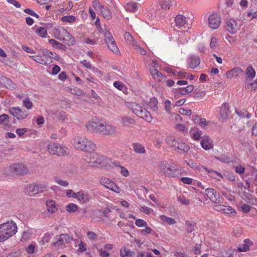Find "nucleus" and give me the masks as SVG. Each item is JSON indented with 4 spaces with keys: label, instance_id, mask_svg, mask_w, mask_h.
Masks as SVG:
<instances>
[{
    "label": "nucleus",
    "instance_id": "338daca9",
    "mask_svg": "<svg viewBox=\"0 0 257 257\" xmlns=\"http://www.w3.org/2000/svg\"><path fill=\"white\" fill-rule=\"evenodd\" d=\"M208 172L210 173V176L216 180L220 181L221 178H222L221 174L216 171H212Z\"/></svg>",
    "mask_w": 257,
    "mask_h": 257
},
{
    "label": "nucleus",
    "instance_id": "de8ad7c7",
    "mask_svg": "<svg viewBox=\"0 0 257 257\" xmlns=\"http://www.w3.org/2000/svg\"><path fill=\"white\" fill-rule=\"evenodd\" d=\"M235 112L236 114L240 118L246 117L247 118H249L251 117V114L248 113L246 110H243L241 111L235 109Z\"/></svg>",
    "mask_w": 257,
    "mask_h": 257
},
{
    "label": "nucleus",
    "instance_id": "c9c22d12",
    "mask_svg": "<svg viewBox=\"0 0 257 257\" xmlns=\"http://www.w3.org/2000/svg\"><path fill=\"white\" fill-rule=\"evenodd\" d=\"M133 255L134 252L125 247H122L120 249V255L121 257H132Z\"/></svg>",
    "mask_w": 257,
    "mask_h": 257
},
{
    "label": "nucleus",
    "instance_id": "7c9ffc66",
    "mask_svg": "<svg viewBox=\"0 0 257 257\" xmlns=\"http://www.w3.org/2000/svg\"><path fill=\"white\" fill-rule=\"evenodd\" d=\"M252 244V242L248 239L244 240L243 244L238 247V250L240 252H245L249 249V247Z\"/></svg>",
    "mask_w": 257,
    "mask_h": 257
},
{
    "label": "nucleus",
    "instance_id": "f8f14e48",
    "mask_svg": "<svg viewBox=\"0 0 257 257\" xmlns=\"http://www.w3.org/2000/svg\"><path fill=\"white\" fill-rule=\"evenodd\" d=\"M240 26L241 24L238 20L229 19L226 22V30L232 34L236 33L240 29Z\"/></svg>",
    "mask_w": 257,
    "mask_h": 257
},
{
    "label": "nucleus",
    "instance_id": "e433bc0d",
    "mask_svg": "<svg viewBox=\"0 0 257 257\" xmlns=\"http://www.w3.org/2000/svg\"><path fill=\"white\" fill-rule=\"evenodd\" d=\"M161 8L164 9H169L173 3V0H158Z\"/></svg>",
    "mask_w": 257,
    "mask_h": 257
},
{
    "label": "nucleus",
    "instance_id": "680f3d73",
    "mask_svg": "<svg viewBox=\"0 0 257 257\" xmlns=\"http://www.w3.org/2000/svg\"><path fill=\"white\" fill-rule=\"evenodd\" d=\"M136 225L138 227H144L147 225V222L142 219H137L135 221Z\"/></svg>",
    "mask_w": 257,
    "mask_h": 257
},
{
    "label": "nucleus",
    "instance_id": "dca6fc26",
    "mask_svg": "<svg viewBox=\"0 0 257 257\" xmlns=\"http://www.w3.org/2000/svg\"><path fill=\"white\" fill-rule=\"evenodd\" d=\"M93 5L95 10L100 11L103 17L109 20L111 18V13L110 10L107 7H104L97 2H93Z\"/></svg>",
    "mask_w": 257,
    "mask_h": 257
},
{
    "label": "nucleus",
    "instance_id": "37998d69",
    "mask_svg": "<svg viewBox=\"0 0 257 257\" xmlns=\"http://www.w3.org/2000/svg\"><path fill=\"white\" fill-rule=\"evenodd\" d=\"M121 123L123 126H130L134 123V120L129 117L124 116L121 118Z\"/></svg>",
    "mask_w": 257,
    "mask_h": 257
},
{
    "label": "nucleus",
    "instance_id": "8fccbe9b",
    "mask_svg": "<svg viewBox=\"0 0 257 257\" xmlns=\"http://www.w3.org/2000/svg\"><path fill=\"white\" fill-rule=\"evenodd\" d=\"M210 48L212 50H215L219 46L218 39L216 37H213L211 38L210 42Z\"/></svg>",
    "mask_w": 257,
    "mask_h": 257
},
{
    "label": "nucleus",
    "instance_id": "bb28decb",
    "mask_svg": "<svg viewBox=\"0 0 257 257\" xmlns=\"http://www.w3.org/2000/svg\"><path fill=\"white\" fill-rule=\"evenodd\" d=\"M192 120L194 123L199 125L203 127L207 126L209 124V121H206L204 118H201L198 115L193 116Z\"/></svg>",
    "mask_w": 257,
    "mask_h": 257
},
{
    "label": "nucleus",
    "instance_id": "a211bd4d",
    "mask_svg": "<svg viewBox=\"0 0 257 257\" xmlns=\"http://www.w3.org/2000/svg\"><path fill=\"white\" fill-rule=\"evenodd\" d=\"M200 145L205 151H208L213 149L214 146L212 139L207 136H204L201 138Z\"/></svg>",
    "mask_w": 257,
    "mask_h": 257
},
{
    "label": "nucleus",
    "instance_id": "f03ea898",
    "mask_svg": "<svg viewBox=\"0 0 257 257\" xmlns=\"http://www.w3.org/2000/svg\"><path fill=\"white\" fill-rule=\"evenodd\" d=\"M17 231V224L12 220L0 224V242H3L13 236Z\"/></svg>",
    "mask_w": 257,
    "mask_h": 257
},
{
    "label": "nucleus",
    "instance_id": "5701e85b",
    "mask_svg": "<svg viewBox=\"0 0 257 257\" xmlns=\"http://www.w3.org/2000/svg\"><path fill=\"white\" fill-rule=\"evenodd\" d=\"M175 21L176 26L179 28L186 27L185 25L187 26L188 28L187 22L188 20L186 18L182 15H177L175 19Z\"/></svg>",
    "mask_w": 257,
    "mask_h": 257
},
{
    "label": "nucleus",
    "instance_id": "473e14b6",
    "mask_svg": "<svg viewBox=\"0 0 257 257\" xmlns=\"http://www.w3.org/2000/svg\"><path fill=\"white\" fill-rule=\"evenodd\" d=\"M168 73H171L174 76H178L179 78H186L187 77V73L184 71H177L173 70L172 69L168 68L166 69Z\"/></svg>",
    "mask_w": 257,
    "mask_h": 257
},
{
    "label": "nucleus",
    "instance_id": "58836bf2",
    "mask_svg": "<svg viewBox=\"0 0 257 257\" xmlns=\"http://www.w3.org/2000/svg\"><path fill=\"white\" fill-rule=\"evenodd\" d=\"M158 100L155 97H152L150 99V102L148 103V107L150 109L153 111H157L158 110Z\"/></svg>",
    "mask_w": 257,
    "mask_h": 257
},
{
    "label": "nucleus",
    "instance_id": "ddd939ff",
    "mask_svg": "<svg viewBox=\"0 0 257 257\" xmlns=\"http://www.w3.org/2000/svg\"><path fill=\"white\" fill-rule=\"evenodd\" d=\"M159 169L160 172L166 176L171 177L175 176V170L170 168L169 163L167 161L162 162L159 166Z\"/></svg>",
    "mask_w": 257,
    "mask_h": 257
},
{
    "label": "nucleus",
    "instance_id": "20e7f679",
    "mask_svg": "<svg viewBox=\"0 0 257 257\" xmlns=\"http://www.w3.org/2000/svg\"><path fill=\"white\" fill-rule=\"evenodd\" d=\"M130 107L133 112L139 117L146 120L148 122L152 121V117L151 114L140 104L136 102H133L131 103Z\"/></svg>",
    "mask_w": 257,
    "mask_h": 257
},
{
    "label": "nucleus",
    "instance_id": "6ab92c4d",
    "mask_svg": "<svg viewBox=\"0 0 257 257\" xmlns=\"http://www.w3.org/2000/svg\"><path fill=\"white\" fill-rule=\"evenodd\" d=\"M71 240L72 238L68 234H62L57 237V241L54 242V244L57 247H61L69 242Z\"/></svg>",
    "mask_w": 257,
    "mask_h": 257
},
{
    "label": "nucleus",
    "instance_id": "c03bdc74",
    "mask_svg": "<svg viewBox=\"0 0 257 257\" xmlns=\"http://www.w3.org/2000/svg\"><path fill=\"white\" fill-rule=\"evenodd\" d=\"M66 210L69 213H74L78 210V206L74 203H69L66 205Z\"/></svg>",
    "mask_w": 257,
    "mask_h": 257
},
{
    "label": "nucleus",
    "instance_id": "603ef678",
    "mask_svg": "<svg viewBox=\"0 0 257 257\" xmlns=\"http://www.w3.org/2000/svg\"><path fill=\"white\" fill-rule=\"evenodd\" d=\"M202 132L200 130H196L192 132L191 135V138L194 141H199L202 135Z\"/></svg>",
    "mask_w": 257,
    "mask_h": 257
},
{
    "label": "nucleus",
    "instance_id": "f704fd0d",
    "mask_svg": "<svg viewBox=\"0 0 257 257\" xmlns=\"http://www.w3.org/2000/svg\"><path fill=\"white\" fill-rule=\"evenodd\" d=\"M159 218L163 223H166L168 225H174L176 223L174 219L164 215H160Z\"/></svg>",
    "mask_w": 257,
    "mask_h": 257
},
{
    "label": "nucleus",
    "instance_id": "f3484780",
    "mask_svg": "<svg viewBox=\"0 0 257 257\" xmlns=\"http://www.w3.org/2000/svg\"><path fill=\"white\" fill-rule=\"evenodd\" d=\"M11 171L16 175L26 174L28 172L27 168L22 164H14L10 167Z\"/></svg>",
    "mask_w": 257,
    "mask_h": 257
},
{
    "label": "nucleus",
    "instance_id": "a19ab883",
    "mask_svg": "<svg viewBox=\"0 0 257 257\" xmlns=\"http://www.w3.org/2000/svg\"><path fill=\"white\" fill-rule=\"evenodd\" d=\"M124 39L127 43L132 45L133 47H135V45L138 44L137 41L129 33L126 32L124 34Z\"/></svg>",
    "mask_w": 257,
    "mask_h": 257
},
{
    "label": "nucleus",
    "instance_id": "6e6d98bb",
    "mask_svg": "<svg viewBox=\"0 0 257 257\" xmlns=\"http://www.w3.org/2000/svg\"><path fill=\"white\" fill-rule=\"evenodd\" d=\"M61 20L63 22L73 23L75 21L76 18L73 16H65L61 18Z\"/></svg>",
    "mask_w": 257,
    "mask_h": 257
},
{
    "label": "nucleus",
    "instance_id": "e2e57ef3",
    "mask_svg": "<svg viewBox=\"0 0 257 257\" xmlns=\"http://www.w3.org/2000/svg\"><path fill=\"white\" fill-rule=\"evenodd\" d=\"M194 89V86L189 85L186 87L181 89V93L185 94L192 92Z\"/></svg>",
    "mask_w": 257,
    "mask_h": 257
},
{
    "label": "nucleus",
    "instance_id": "a18cd8bd",
    "mask_svg": "<svg viewBox=\"0 0 257 257\" xmlns=\"http://www.w3.org/2000/svg\"><path fill=\"white\" fill-rule=\"evenodd\" d=\"M113 86L119 90L123 92L126 91V88L125 85L120 81H115L113 83Z\"/></svg>",
    "mask_w": 257,
    "mask_h": 257
},
{
    "label": "nucleus",
    "instance_id": "cd10ccee",
    "mask_svg": "<svg viewBox=\"0 0 257 257\" xmlns=\"http://www.w3.org/2000/svg\"><path fill=\"white\" fill-rule=\"evenodd\" d=\"M34 235V230L31 228L27 229L24 231L21 240L22 241H27L30 240Z\"/></svg>",
    "mask_w": 257,
    "mask_h": 257
},
{
    "label": "nucleus",
    "instance_id": "423d86ee",
    "mask_svg": "<svg viewBox=\"0 0 257 257\" xmlns=\"http://www.w3.org/2000/svg\"><path fill=\"white\" fill-rule=\"evenodd\" d=\"M41 52L42 56L39 55L32 56L30 57L36 62L44 65L48 64L49 58H53L56 60L58 58V56L56 53H53L47 49H42Z\"/></svg>",
    "mask_w": 257,
    "mask_h": 257
},
{
    "label": "nucleus",
    "instance_id": "052dcab7",
    "mask_svg": "<svg viewBox=\"0 0 257 257\" xmlns=\"http://www.w3.org/2000/svg\"><path fill=\"white\" fill-rule=\"evenodd\" d=\"M118 167L120 169L119 172L122 176L126 177L130 176V172L127 168L121 165H119Z\"/></svg>",
    "mask_w": 257,
    "mask_h": 257
},
{
    "label": "nucleus",
    "instance_id": "864d4df0",
    "mask_svg": "<svg viewBox=\"0 0 257 257\" xmlns=\"http://www.w3.org/2000/svg\"><path fill=\"white\" fill-rule=\"evenodd\" d=\"M240 209L244 213H248L251 209V206L249 204L241 202Z\"/></svg>",
    "mask_w": 257,
    "mask_h": 257
},
{
    "label": "nucleus",
    "instance_id": "4d7b16f0",
    "mask_svg": "<svg viewBox=\"0 0 257 257\" xmlns=\"http://www.w3.org/2000/svg\"><path fill=\"white\" fill-rule=\"evenodd\" d=\"M36 249V243L29 244L26 248V251L27 253L32 254L35 252Z\"/></svg>",
    "mask_w": 257,
    "mask_h": 257
},
{
    "label": "nucleus",
    "instance_id": "3c124183",
    "mask_svg": "<svg viewBox=\"0 0 257 257\" xmlns=\"http://www.w3.org/2000/svg\"><path fill=\"white\" fill-rule=\"evenodd\" d=\"M37 186V190L39 193H42L47 191L48 189V185L46 183H42L36 184Z\"/></svg>",
    "mask_w": 257,
    "mask_h": 257
},
{
    "label": "nucleus",
    "instance_id": "2f4dec72",
    "mask_svg": "<svg viewBox=\"0 0 257 257\" xmlns=\"http://www.w3.org/2000/svg\"><path fill=\"white\" fill-rule=\"evenodd\" d=\"M46 206L47 210L49 213H54L58 209L56 202L52 200H48L47 201Z\"/></svg>",
    "mask_w": 257,
    "mask_h": 257
},
{
    "label": "nucleus",
    "instance_id": "393cba45",
    "mask_svg": "<svg viewBox=\"0 0 257 257\" xmlns=\"http://www.w3.org/2000/svg\"><path fill=\"white\" fill-rule=\"evenodd\" d=\"M140 7V5L139 3L134 2H128L124 6V8L126 11L133 13H135Z\"/></svg>",
    "mask_w": 257,
    "mask_h": 257
},
{
    "label": "nucleus",
    "instance_id": "c85d7f7f",
    "mask_svg": "<svg viewBox=\"0 0 257 257\" xmlns=\"http://www.w3.org/2000/svg\"><path fill=\"white\" fill-rule=\"evenodd\" d=\"M26 193L30 196H33L38 193L35 184H29L25 188Z\"/></svg>",
    "mask_w": 257,
    "mask_h": 257
},
{
    "label": "nucleus",
    "instance_id": "7ed1b4c3",
    "mask_svg": "<svg viewBox=\"0 0 257 257\" xmlns=\"http://www.w3.org/2000/svg\"><path fill=\"white\" fill-rule=\"evenodd\" d=\"M84 160L90 167H103L111 162L109 159L96 153L90 154Z\"/></svg>",
    "mask_w": 257,
    "mask_h": 257
},
{
    "label": "nucleus",
    "instance_id": "69168bd1",
    "mask_svg": "<svg viewBox=\"0 0 257 257\" xmlns=\"http://www.w3.org/2000/svg\"><path fill=\"white\" fill-rule=\"evenodd\" d=\"M9 121V116L6 114H3L0 115V124L7 123Z\"/></svg>",
    "mask_w": 257,
    "mask_h": 257
},
{
    "label": "nucleus",
    "instance_id": "bf43d9fd",
    "mask_svg": "<svg viewBox=\"0 0 257 257\" xmlns=\"http://www.w3.org/2000/svg\"><path fill=\"white\" fill-rule=\"evenodd\" d=\"M24 106H25L28 109H31L32 108L33 104L29 98H25L23 101Z\"/></svg>",
    "mask_w": 257,
    "mask_h": 257
},
{
    "label": "nucleus",
    "instance_id": "2eb2a0df",
    "mask_svg": "<svg viewBox=\"0 0 257 257\" xmlns=\"http://www.w3.org/2000/svg\"><path fill=\"white\" fill-rule=\"evenodd\" d=\"M100 123V120L97 118H93L85 124V127L88 131L98 134Z\"/></svg>",
    "mask_w": 257,
    "mask_h": 257
},
{
    "label": "nucleus",
    "instance_id": "ea45409f",
    "mask_svg": "<svg viewBox=\"0 0 257 257\" xmlns=\"http://www.w3.org/2000/svg\"><path fill=\"white\" fill-rule=\"evenodd\" d=\"M36 34L41 37L47 38V31L46 28L42 27H38L36 30Z\"/></svg>",
    "mask_w": 257,
    "mask_h": 257
},
{
    "label": "nucleus",
    "instance_id": "09e8293b",
    "mask_svg": "<svg viewBox=\"0 0 257 257\" xmlns=\"http://www.w3.org/2000/svg\"><path fill=\"white\" fill-rule=\"evenodd\" d=\"M246 74L248 78H253L255 76V71L252 66L247 67L246 70Z\"/></svg>",
    "mask_w": 257,
    "mask_h": 257
},
{
    "label": "nucleus",
    "instance_id": "6e6552de",
    "mask_svg": "<svg viewBox=\"0 0 257 257\" xmlns=\"http://www.w3.org/2000/svg\"><path fill=\"white\" fill-rule=\"evenodd\" d=\"M99 126L98 134L101 135L114 136L118 134L116 127L110 123L101 121Z\"/></svg>",
    "mask_w": 257,
    "mask_h": 257
},
{
    "label": "nucleus",
    "instance_id": "72a5a7b5",
    "mask_svg": "<svg viewBox=\"0 0 257 257\" xmlns=\"http://www.w3.org/2000/svg\"><path fill=\"white\" fill-rule=\"evenodd\" d=\"M185 162L188 165L189 167L194 170L201 171L202 168L207 170V169L204 168L203 166L198 165L195 162L191 160H185Z\"/></svg>",
    "mask_w": 257,
    "mask_h": 257
},
{
    "label": "nucleus",
    "instance_id": "0eeeda50",
    "mask_svg": "<svg viewBox=\"0 0 257 257\" xmlns=\"http://www.w3.org/2000/svg\"><path fill=\"white\" fill-rule=\"evenodd\" d=\"M48 152L53 155L64 156L69 153V149L65 146L55 143H52L47 146Z\"/></svg>",
    "mask_w": 257,
    "mask_h": 257
},
{
    "label": "nucleus",
    "instance_id": "a878e982",
    "mask_svg": "<svg viewBox=\"0 0 257 257\" xmlns=\"http://www.w3.org/2000/svg\"><path fill=\"white\" fill-rule=\"evenodd\" d=\"M230 112L229 104L227 103L222 104L220 107V116L223 119H226L228 117Z\"/></svg>",
    "mask_w": 257,
    "mask_h": 257
},
{
    "label": "nucleus",
    "instance_id": "79ce46f5",
    "mask_svg": "<svg viewBox=\"0 0 257 257\" xmlns=\"http://www.w3.org/2000/svg\"><path fill=\"white\" fill-rule=\"evenodd\" d=\"M134 151L137 153L144 154L145 153V149L144 146L139 143H134L133 145Z\"/></svg>",
    "mask_w": 257,
    "mask_h": 257
},
{
    "label": "nucleus",
    "instance_id": "5fc2aeb1",
    "mask_svg": "<svg viewBox=\"0 0 257 257\" xmlns=\"http://www.w3.org/2000/svg\"><path fill=\"white\" fill-rule=\"evenodd\" d=\"M62 28H55L53 30V35L55 38L58 40H62V37H61L62 33Z\"/></svg>",
    "mask_w": 257,
    "mask_h": 257
},
{
    "label": "nucleus",
    "instance_id": "412c9836",
    "mask_svg": "<svg viewBox=\"0 0 257 257\" xmlns=\"http://www.w3.org/2000/svg\"><path fill=\"white\" fill-rule=\"evenodd\" d=\"M243 73V70L239 67H235L226 73V77L229 79L236 78Z\"/></svg>",
    "mask_w": 257,
    "mask_h": 257
},
{
    "label": "nucleus",
    "instance_id": "aec40b11",
    "mask_svg": "<svg viewBox=\"0 0 257 257\" xmlns=\"http://www.w3.org/2000/svg\"><path fill=\"white\" fill-rule=\"evenodd\" d=\"M81 203H86L88 202L90 199V196L87 192L83 190H80L76 192L75 198Z\"/></svg>",
    "mask_w": 257,
    "mask_h": 257
},
{
    "label": "nucleus",
    "instance_id": "9b49d317",
    "mask_svg": "<svg viewBox=\"0 0 257 257\" xmlns=\"http://www.w3.org/2000/svg\"><path fill=\"white\" fill-rule=\"evenodd\" d=\"M100 184L105 187L117 193H120L121 190L120 188L111 179L101 177L99 179Z\"/></svg>",
    "mask_w": 257,
    "mask_h": 257
},
{
    "label": "nucleus",
    "instance_id": "49530a36",
    "mask_svg": "<svg viewBox=\"0 0 257 257\" xmlns=\"http://www.w3.org/2000/svg\"><path fill=\"white\" fill-rule=\"evenodd\" d=\"M54 181L58 185L64 187H66L69 185V182L67 180H63L59 177H55Z\"/></svg>",
    "mask_w": 257,
    "mask_h": 257
},
{
    "label": "nucleus",
    "instance_id": "0e129e2a",
    "mask_svg": "<svg viewBox=\"0 0 257 257\" xmlns=\"http://www.w3.org/2000/svg\"><path fill=\"white\" fill-rule=\"evenodd\" d=\"M50 238L51 236L50 234H45L44 236L42 237V239L40 241V243L41 245H44L46 243H48L50 241Z\"/></svg>",
    "mask_w": 257,
    "mask_h": 257
},
{
    "label": "nucleus",
    "instance_id": "b1692460",
    "mask_svg": "<svg viewBox=\"0 0 257 257\" xmlns=\"http://www.w3.org/2000/svg\"><path fill=\"white\" fill-rule=\"evenodd\" d=\"M205 194L208 198L212 202H219V200H218L216 196V192L212 188H208L205 190Z\"/></svg>",
    "mask_w": 257,
    "mask_h": 257
},
{
    "label": "nucleus",
    "instance_id": "4468645a",
    "mask_svg": "<svg viewBox=\"0 0 257 257\" xmlns=\"http://www.w3.org/2000/svg\"><path fill=\"white\" fill-rule=\"evenodd\" d=\"M9 112L18 119H24L27 117L28 113L25 110L17 107H13L9 109Z\"/></svg>",
    "mask_w": 257,
    "mask_h": 257
},
{
    "label": "nucleus",
    "instance_id": "1a4fd4ad",
    "mask_svg": "<svg viewBox=\"0 0 257 257\" xmlns=\"http://www.w3.org/2000/svg\"><path fill=\"white\" fill-rule=\"evenodd\" d=\"M101 32L103 34L104 40L108 49L115 54H118L119 49L110 32L105 29Z\"/></svg>",
    "mask_w": 257,
    "mask_h": 257
},
{
    "label": "nucleus",
    "instance_id": "4be33fe9",
    "mask_svg": "<svg viewBox=\"0 0 257 257\" xmlns=\"http://www.w3.org/2000/svg\"><path fill=\"white\" fill-rule=\"evenodd\" d=\"M200 63V59L199 57L196 56H190L187 60L188 65L191 69H195L197 67Z\"/></svg>",
    "mask_w": 257,
    "mask_h": 257
},
{
    "label": "nucleus",
    "instance_id": "9d476101",
    "mask_svg": "<svg viewBox=\"0 0 257 257\" xmlns=\"http://www.w3.org/2000/svg\"><path fill=\"white\" fill-rule=\"evenodd\" d=\"M221 21V19L219 15L217 13L212 12L208 16L207 24L210 28L215 30L219 27Z\"/></svg>",
    "mask_w": 257,
    "mask_h": 257
},
{
    "label": "nucleus",
    "instance_id": "c756f323",
    "mask_svg": "<svg viewBox=\"0 0 257 257\" xmlns=\"http://www.w3.org/2000/svg\"><path fill=\"white\" fill-rule=\"evenodd\" d=\"M150 71L152 77L156 81L161 82L164 79V76L156 69L152 68V66H150Z\"/></svg>",
    "mask_w": 257,
    "mask_h": 257
},
{
    "label": "nucleus",
    "instance_id": "39448f33",
    "mask_svg": "<svg viewBox=\"0 0 257 257\" xmlns=\"http://www.w3.org/2000/svg\"><path fill=\"white\" fill-rule=\"evenodd\" d=\"M167 144L176 149L187 153L190 150L189 146L184 143L181 140L176 139L173 136H169L166 139Z\"/></svg>",
    "mask_w": 257,
    "mask_h": 257
},
{
    "label": "nucleus",
    "instance_id": "774afa93",
    "mask_svg": "<svg viewBox=\"0 0 257 257\" xmlns=\"http://www.w3.org/2000/svg\"><path fill=\"white\" fill-rule=\"evenodd\" d=\"M137 257H154V256L151 252L141 251L138 253Z\"/></svg>",
    "mask_w": 257,
    "mask_h": 257
},
{
    "label": "nucleus",
    "instance_id": "4c0bfd02",
    "mask_svg": "<svg viewBox=\"0 0 257 257\" xmlns=\"http://www.w3.org/2000/svg\"><path fill=\"white\" fill-rule=\"evenodd\" d=\"M222 213L229 216H235L236 214L235 210L229 206H224Z\"/></svg>",
    "mask_w": 257,
    "mask_h": 257
},
{
    "label": "nucleus",
    "instance_id": "13d9d810",
    "mask_svg": "<svg viewBox=\"0 0 257 257\" xmlns=\"http://www.w3.org/2000/svg\"><path fill=\"white\" fill-rule=\"evenodd\" d=\"M177 200L180 203L184 205H188L190 204V200L187 199L184 196L181 195L177 197Z\"/></svg>",
    "mask_w": 257,
    "mask_h": 257
},
{
    "label": "nucleus",
    "instance_id": "f257e3e1",
    "mask_svg": "<svg viewBox=\"0 0 257 257\" xmlns=\"http://www.w3.org/2000/svg\"><path fill=\"white\" fill-rule=\"evenodd\" d=\"M71 143L76 149L89 153L93 152L96 149V145L83 136L74 137Z\"/></svg>",
    "mask_w": 257,
    "mask_h": 257
}]
</instances>
